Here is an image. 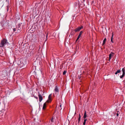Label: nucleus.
Here are the masks:
<instances>
[{
  "mask_svg": "<svg viewBox=\"0 0 125 125\" xmlns=\"http://www.w3.org/2000/svg\"><path fill=\"white\" fill-rule=\"evenodd\" d=\"M67 72V70H64V72H63V75H65L66 74V73Z\"/></svg>",
  "mask_w": 125,
  "mask_h": 125,
  "instance_id": "18",
  "label": "nucleus"
},
{
  "mask_svg": "<svg viewBox=\"0 0 125 125\" xmlns=\"http://www.w3.org/2000/svg\"><path fill=\"white\" fill-rule=\"evenodd\" d=\"M46 103V102H45V103H44L43 104V107H42V109L43 110H44L45 109V108L46 107V105H47Z\"/></svg>",
  "mask_w": 125,
  "mask_h": 125,
  "instance_id": "12",
  "label": "nucleus"
},
{
  "mask_svg": "<svg viewBox=\"0 0 125 125\" xmlns=\"http://www.w3.org/2000/svg\"><path fill=\"white\" fill-rule=\"evenodd\" d=\"M19 62H20V63H18V66L21 68L24 65V63H23L22 62H21L20 61H19Z\"/></svg>",
  "mask_w": 125,
  "mask_h": 125,
  "instance_id": "5",
  "label": "nucleus"
},
{
  "mask_svg": "<svg viewBox=\"0 0 125 125\" xmlns=\"http://www.w3.org/2000/svg\"><path fill=\"white\" fill-rule=\"evenodd\" d=\"M83 32V31H80V33H79V34L76 40V42L81 37V36L82 33Z\"/></svg>",
  "mask_w": 125,
  "mask_h": 125,
  "instance_id": "9",
  "label": "nucleus"
},
{
  "mask_svg": "<svg viewBox=\"0 0 125 125\" xmlns=\"http://www.w3.org/2000/svg\"><path fill=\"white\" fill-rule=\"evenodd\" d=\"M48 33H47L46 35V38H47L48 36Z\"/></svg>",
  "mask_w": 125,
  "mask_h": 125,
  "instance_id": "24",
  "label": "nucleus"
},
{
  "mask_svg": "<svg viewBox=\"0 0 125 125\" xmlns=\"http://www.w3.org/2000/svg\"><path fill=\"white\" fill-rule=\"evenodd\" d=\"M21 23L20 24V23H19L18 24V27L17 28H17V32L18 33H19L21 32V28L20 27V26H21Z\"/></svg>",
  "mask_w": 125,
  "mask_h": 125,
  "instance_id": "3",
  "label": "nucleus"
},
{
  "mask_svg": "<svg viewBox=\"0 0 125 125\" xmlns=\"http://www.w3.org/2000/svg\"><path fill=\"white\" fill-rule=\"evenodd\" d=\"M86 111H84V115H83V118L84 119H86V118L87 116V115H86Z\"/></svg>",
  "mask_w": 125,
  "mask_h": 125,
  "instance_id": "13",
  "label": "nucleus"
},
{
  "mask_svg": "<svg viewBox=\"0 0 125 125\" xmlns=\"http://www.w3.org/2000/svg\"><path fill=\"white\" fill-rule=\"evenodd\" d=\"M7 42V40L5 39H3L1 41V42L0 43V47H3Z\"/></svg>",
  "mask_w": 125,
  "mask_h": 125,
  "instance_id": "1",
  "label": "nucleus"
},
{
  "mask_svg": "<svg viewBox=\"0 0 125 125\" xmlns=\"http://www.w3.org/2000/svg\"><path fill=\"white\" fill-rule=\"evenodd\" d=\"M52 94H50L48 96V100L46 102L47 103H50L51 101V97Z\"/></svg>",
  "mask_w": 125,
  "mask_h": 125,
  "instance_id": "8",
  "label": "nucleus"
},
{
  "mask_svg": "<svg viewBox=\"0 0 125 125\" xmlns=\"http://www.w3.org/2000/svg\"><path fill=\"white\" fill-rule=\"evenodd\" d=\"M87 119H84V122L83 123V125H85L86 124V122L87 121Z\"/></svg>",
  "mask_w": 125,
  "mask_h": 125,
  "instance_id": "16",
  "label": "nucleus"
},
{
  "mask_svg": "<svg viewBox=\"0 0 125 125\" xmlns=\"http://www.w3.org/2000/svg\"><path fill=\"white\" fill-rule=\"evenodd\" d=\"M83 26H81V27H78L77 28H76L75 29L73 30V31H75V32L79 31L80 30L83 28Z\"/></svg>",
  "mask_w": 125,
  "mask_h": 125,
  "instance_id": "2",
  "label": "nucleus"
},
{
  "mask_svg": "<svg viewBox=\"0 0 125 125\" xmlns=\"http://www.w3.org/2000/svg\"><path fill=\"white\" fill-rule=\"evenodd\" d=\"M122 71L123 74L122 75L120 76V78H122L125 76V69L124 68H122Z\"/></svg>",
  "mask_w": 125,
  "mask_h": 125,
  "instance_id": "4",
  "label": "nucleus"
},
{
  "mask_svg": "<svg viewBox=\"0 0 125 125\" xmlns=\"http://www.w3.org/2000/svg\"><path fill=\"white\" fill-rule=\"evenodd\" d=\"M16 30H17V28H14L13 29V31L15 32L16 31Z\"/></svg>",
  "mask_w": 125,
  "mask_h": 125,
  "instance_id": "19",
  "label": "nucleus"
},
{
  "mask_svg": "<svg viewBox=\"0 0 125 125\" xmlns=\"http://www.w3.org/2000/svg\"><path fill=\"white\" fill-rule=\"evenodd\" d=\"M81 118V116L80 114H79V117H78V124H79L80 122V121Z\"/></svg>",
  "mask_w": 125,
  "mask_h": 125,
  "instance_id": "14",
  "label": "nucleus"
},
{
  "mask_svg": "<svg viewBox=\"0 0 125 125\" xmlns=\"http://www.w3.org/2000/svg\"><path fill=\"white\" fill-rule=\"evenodd\" d=\"M113 32H112V37H111V41L112 43H113Z\"/></svg>",
  "mask_w": 125,
  "mask_h": 125,
  "instance_id": "17",
  "label": "nucleus"
},
{
  "mask_svg": "<svg viewBox=\"0 0 125 125\" xmlns=\"http://www.w3.org/2000/svg\"><path fill=\"white\" fill-rule=\"evenodd\" d=\"M38 96L39 97V101L40 102H41L43 98L42 96L39 93H38Z\"/></svg>",
  "mask_w": 125,
  "mask_h": 125,
  "instance_id": "6",
  "label": "nucleus"
},
{
  "mask_svg": "<svg viewBox=\"0 0 125 125\" xmlns=\"http://www.w3.org/2000/svg\"><path fill=\"white\" fill-rule=\"evenodd\" d=\"M116 114V115L117 116H118L119 115V114L118 113H117Z\"/></svg>",
  "mask_w": 125,
  "mask_h": 125,
  "instance_id": "23",
  "label": "nucleus"
},
{
  "mask_svg": "<svg viewBox=\"0 0 125 125\" xmlns=\"http://www.w3.org/2000/svg\"><path fill=\"white\" fill-rule=\"evenodd\" d=\"M53 117H52V119H51V121L52 122H53Z\"/></svg>",
  "mask_w": 125,
  "mask_h": 125,
  "instance_id": "22",
  "label": "nucleus"
},
{
  "mask_svg": "<svg viewBox=\"0 0 125 125\" xmlns=\"http://www.w3.org/2000/svg\"><path fill=\"white\" fill-rule=\"evenodd\" d=\"M40 48H41V47H39V49H40Z\"/></svg>",
  "mask_w": 125,
  "mask_h": 125,
  "instance_id": "27",
  "label": "nucleus"
},
{
  "mask_svg": "<svg viewBox=\"0 0 125 125\" xmlns=\"http://www.w3.org/2000/svg\"><path fill=\"white\" fill-rule=\"evenodd\" d=\"M121 71L120 70V69L119 70H118L116 71V72L117 73H120Z\"/></svg>",
  "mask_w": 125,
  "mask_h": 125,
  "instance_id": "20",
  "label": "nucleus"
},
{
  "mask_svg": "<svg viewBox=\"0 0 125 125\" xmlns=\"http://www.w3.org/2000/svg\"><path fill=\"white\" fill-rule=\"evenodd\" d=\"M60 107H61V106H62L61 105V104L60 105Z\"/></svg>",
  "mask_w": 125,
  "mask_h": 125,
  "instance_id": "26",
  "label": "nucleus"
},
{
  "mask_svg": "<svg viewBox=\"0 0 125 125\" xmlns=\"http://www.w3.org/2000/svg\"><path fill=\"white\" fill-rule=\"evenodd\" d=\"M117 73L116 72L115 73V74H117Z\"/></svg>",
  "mask_w": 125,
  "mask_h": 125,
  "instance_id": "25",
  "label": "nucleus"
},
{
  "mask_svg": "<svg viewBox=\"0 0 125 125\" xmlns=\"http://www.w3.org/2000/svg\"><path fill=\"white\" fill-rule=\"evenodd\" d=\"M2 74L5 76L7 75V71L5 70H3L2 72Z\"/></svg>",
  "mask_w": 125,
  "mask_h": 125,
  "instance_id": "10",
  "label": "nucleus"
},
{
  "mask_svg": "<svg viewBox=\"0 0 125 125\" xmlns=\"http://www.w3.org/2000/svg\"><path fill=\"white\" fill-rule=\"evenodd\" d=\"M106 40V39L105 38L104 39V40L103 41V43L102 44L103 45H104V44H105Z\"/></svg>",
  "mask_w": 125,
  "mask_h": 125,
  "instance_id": "15",
  "label": "nucleus"
},
{
  "mask_svg": "<svg viewBox=\"0 0 125 125\" xmlns=\"http://www.w3.org/2000/svg\"><path fill=\"white\" fill-rule=\"evenodd\" d=\"M62 67H63V64H61L60 65V69H61Z\"/></svg>",
  "mask_w": 125,
  "mask_h": 125,
  "instance_id": "21",
  "label": "nucleus"
},
{
  "mask_svg": "<svg viewBox=\"0 0 125 125\" xmlns=\"http://www.w3.org/2000/svg\"><path fill=\"white\" fill-rule=\"evenodd\" d=\"M114 53L113 52H111V53L109 54V61H110V60L111 59L112 57H113L114 56Z\"/></svg>",
  "mask_w": 125,
  "mask_h": 125,
  "instance_id": "7",
  "label": "nucleus"
},
{
  "mask_svg": "<svg viewBox=\"0 0 125 125\" xmlns=\"http://www.w3.org/2000/svg\"><path fill=\"white\" fill-rule=\"evenodd\" d=\"M54 91L55 92H58L59 91L58 87L57 86H56L55 88L54 89Z\"/></svg>",
  "mask_w": 125,
  "mask_h": 125,
  "instance_id": "11",
  "label": "nucleus"
}]
</instances>
